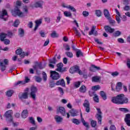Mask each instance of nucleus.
Listing matches in <instances>:
<instances>
[{
	"mask_svg": "<svg viewBox=\"0 0 130 130\" xmlns=\"http://www.w3.org/2000/svg\"><path fill=\"white\" fill-rule=\"evenodd\" d=\"M13 111L8 110L4 114L5 117H6V120L8 121H13Z\"/></svg>",
	"mask_w": 130,
	"mask_h": 130,
	"instance_id": "39448f33",
	"label": "nucleus"
},
{
	"mask_svg": "<svg viewBox=\"0 0 130 130\" xmlns=\"http://www.w3.org/2000/svg\"><path fill=\"white\" fill-rule=\"evenodd\" d=\"M100 77L99 76H94L92 78V82H94V83H98V82H100Z\"/></svg>",
	"mask_w": 130,
	"mask_h": 130,
	"instance_id": "c85d7f7f",
	"label": "nucleus"
},
{
	"mask_svg": "<svg viewBox=\"0 0 130 130\" xmlns=\"http://www.w3.org/2000/svg\"><path fill=\"white\" fill-rule=\"evenodd\" d=\"M7 36H8V34L4 32L0 34V40L2 42L4 41V40H5V38H7Z\"/></svg>",
	"mask_w": 130,
	"mask_h": 130,
	"instance_id": "c756f323",
	"label": "nucleus"
},
{
	"mask_svg": "<svg viewBox=\"0 0 130 130\" xmlns=\"http://www.w3.org/2000/svg\"><path fill=\"white\" fill-rule=\"evenodd\" d=\"M130 120V114H126L125 115L124 120Z\"/></svg>",
	"mask_w": 130,
	"mask_h": 130,
	"instance_id": "0e129e2a",
	"label": "nucleus"
},
{
	"mask_svg": "<svg viewBox=\"0 0 130 130\" xmlns=\"http://www.w3.org/2000/svg\"><path fill=\"white\" fill-rule=\"evenodd\" d=\"M118 75H119V73H118V72L117 71H115L111 73V75L112 76V77H117Z\"/></svg>",
	"mask_w": 130,
	"mask_h": 130,
	"instance_id": "864d4df0",
	"label": "nucleus"
},
{
	"mask_svg": "<svg viewBox=\"0 0 130 130\" xmlns=\"http://www.w3.org/2000/svg\"><path fill=\"white\" fill-rule=\"evenodd\" d=\"M21 116L22 118H26L28 116V110H24L21 113Z\"/></svg>",
	"mask_w": 130,
	"mask_h": 130,
	"instance_id": "a878e982",
	"label": "nucleus"
},
{
	"mask_svg": "<svg viewBox=\"0 0 130 130\" xmlns=\"http://www.w3.org/2000/svg\"><path fill=\"white\" fill-rule=\"evenodd\" d=\"M79 66L75 65L70 69L69 72L71 74H75V73H78L79 71Z\"/></svg>",
	"mask_w": 130,
	"mask_h": 130,
	"instance_id": "4468645a",
	"label": "nucleus"
},
{
	"mask_svg": "<svg viewBox=\"0 0 130 130\" xmlns=\"http://www.w3.org/2000/svg\"><path fill=\"white\" fill-rule=\"evenodd\" d=\"M54 118L57 123H60L63 120V118L58 115L55 116Z\"/></svg>",
	"mask_w": 130,
	"mask_h": 130,
	"instance_id": "4be33fe9",
	"label": "nucleus"
},
{
	"mask_svg": "<svg viewBox=\"0 0 130 130\" xmlns=\"http://www.w3.org/2000/svg\"><path fill=\"white\" fill-rule=\"evenodd\" d=\"M45 66H42V62H38V61H35L34 62V65L33 66V68L35 70H37L39 68V69H40V70H43V69H44L45 68Z\"/></svg>",
	"mask_w": 130,
	"mask_h": 130,
	"instance_id": "0eeeda50",
	"label": "nucleus"
},
{
	"mask_svg": "<svg viewBox=\"0 0 130 130\" xmlns=\"http://www.w3.org/2000/svg\"><path fill=\"white\" fill-rule=\"evenodd\" d=\"M76 56L77 57H80V56H84L83 52L80 49L76 50Z\"/></svg>",
	"mask_w": 130,
	"mask_h": 130,
	"instance_id": "7c9ffc66",
	"label": "nucleus"
},
{
	"mask_svg": "<svg viewBox=\"0 0 130 130\" xmlns=\"http://www.w3.org/2000/svg\"><path fill=\"white\" fill-rule=\"evenodd\" d=\"M80 116L81 118V122H82L83 125H84V126L87 128L86 130H88L89 127V124L86 122V121H85V119L83 118V114H82V113H80Z\"/></svg>",
	"mask_w": 130,
	"mask_h": 130,
	"instance_id": "f3484780",
	"label": "nucleus"
},
{
	"mask_svg": "<svg viewBox=\"0 0 130 130\" xmlns=\"http://www.w3.org/2000/svg\"><path fill=\"white\" fill-rule=\"evenodd\" d=\"M64 15L66 17H72V13L69 11H64Z\"/></svg>",
	"mask_w": 130,
	"mask_h": 130,
	"instance_id": "603ef678",
	"label": "nucleus"
},
{
	"mask_svg": "<svg viewBox=\"0 0 130 130\" xmlns=\"http://www.w3.org/2000/svg\"><path fill=\"white\" fill-rule=\"evenodd\" d=\"M124 121L128 126H130V120H124Z\"/></svg>",
	"mask_w": 130,
	"mask_h": 130,
	"instance_id": "338daca9",
	"label": "nucleus"
},
{
	"mask_svg": "<svg viewBox=\"0 0 130 130\" xmlns=\"http://www.w3.org/2000/svg\"><path fill=\"white\" fill-rule=\"evenodd\" d=\"M57 113H61V114L64 116L66 115V109L62 107H59V108L57 109Z\"/></svg>",
	"mask_w": 130,
	"mask_h": 130,
	"instance_id": "dca6fc26",
	"label": "nucleus"
},
{
	"mask_svg": "<svg viewBox=\"0 0 130 130\" xmlns=\"http://www.w3.org/2000/svg\"><path fill=\"white\" fill-rule=\"evenodd\" d=\"M90 124L92 127H95L96 125H97V121L94 120H92L90 122Z\"/></svg>",
	"mask_w": 130,
	"mask_h": 130,
	"instance_id": "a19ab883",
	"label": "nucleus"
},
{
	"mask_svg": "<svg viewBox=\"0 0 130 130\" xmlns=\"http://www.w3.org/2000/svg\"><path fill=\"white\" fill-rule=\"evenodd\" d=\"M74 88H76V89L79 88L80 86H81V82L80 81H77L73 83Z\"/></svg>",
	"mask_w": 130,
	"mask_h": 130,
	"instance_id": "c9c22d12",
	"label": "nucleus"
},
{
	"mask_svg": "<svg viewBox=\"0 0 130 130\" xmlns=\"http://www.w3.org/2000/svg\"><path fill=\"white\" fill-rule=\"evenodd\" d=\"M107 20H108L109 24L111 25V26H115V20H113L112 18H111V17H110L109 18H108Z\"/></svg>",
	"mask_w": 130,
	"mask_h": 130,
	"instance_id": "bb28decb",
	"label": "nucleus"
},
{
	"mask_svg": "<svg viewBox=\"0 0 130 130\" xmlns=\"http://www.w3.org/2000/svg\"><path fill=\"white\" fill-rule=\"evenodd\" d=\"M14 94V91L13 90H9L7 92L6 95L8 97H11Z\"/></svg>",
	"mask_w": 130,
	"mask_h": 130,
	"instance_id": "3c124183",
	"label": "nucleus"
},
{
	"mask_svg": "<svg viewBox=\"0 0 130 130\" xmlns=\"http://www.w3.org/2000/svg\"><path fill=\"white\" fill-rule=\"evenodd\" d=\"M104 15L107 19H109V18L111 17L110 16V14H109V11L108 10L105 9L104 10Z\"/></svg>",
	"mask_w": 130,
	"mask_h": 130,
	"instance_id": "5701e85b",
	"label": "nucleus"
},
{
	"mask_svg": "<svg viewBox=\"0 0 130 130\" xmlns=\"http://www.w3.org/2000/svg\"><path fill=\"white\" fill-rule=\"evenodd\" d=\"M58 36V34L56 33V31L55 30L53 31L52 32L51 34V37L52 38H57Z\"/></svg>",
	"mask_w": 130,
	"mask_h": 130,
	"instance_id": "72a5a7b5",
	"label": "nucleus"
},
{
	"mask_svg": "<svg viewBox=\"0 0 130 130\" xmlns=\"http://www.w3.org/2000/svg\"><path fill=\"white\" fill-rule=\"evenodd\" d=\"M42 76L44 82H46V81H47V75L46 74V73H45V72H43Z\"/></svg>",
	"mask_w": 130,
	"mask_h": 130,
	"instance_id": "79ce46f5",
	"label": "nucleus"
},
{
	"mask_svg": "<svg viewBox=\"0 0 130 130\" xmlns=\"http://www.w3.org/2000/svg\"><path fill=\"white\" fill-rule=\"evenodd\" d=\"M73 29L75 31V34H76L77 36L78 37H81V34L79 32V30H78V29H77V27L74 26L73 27Z\"/></svg>",
	"mask_w": 130,
	"mask_h": 130,
	"instance_id": "4c0bfd02",
	"label": "nucleus"
},
{
	"mask_svg": "<svg viewBox=\"0 0 130 130\" xmlns=\"http://www.w3.org/2000/svg\"><path fill=\"white\" fill-rule=\"evenodd\" d=\"M60 19H61V16H60V12H58V15L55 20L56 23H59L60 22Z\"/></svg>",
	"mask_w": 130,
	"mask_h": 130,
	"instance_id": "49530a36",
	"label": "nucleus"
},
{
	"mask_svg": "<svg viewBox=\"0 0 130 130\" xmlns=\"http://www.w3.org/2000/svg\"><path fill=\"white\" fill-rule=\"evenodd\" d=\"M38 89L36 86H33V100H36V92Z\"/></svg>",
	"mask_w": 130,
	"mask_h": 130,
	"instance_id": "b1692460",
	"label": "nucleus"
},
{
	"mask_svg": "<svg viewBox=\"0 0 130 130\" xmlns=\"http://www.w3.org/2000/svg\"><path fill=\"white\" fill-rule=\"evenodd\" d=\"M120 18H121V17L116 16V21H117L118 24H120V22H121Z\"/></svg>",
	"mask_w": 130,
	"mask_h": 130,
	"instance_id": "6e6d98bb",
	"label": "nucleus"
},
{
	"mask_svg": "<svg viewBox=\"0 0 130 130\" xmlns=\"http://www.w3.org/2000/svg\"><path fill=\"white\" fill-rule=\"evenodd\" d=\"M100 95L103 100H106V99H107V95H106V93L105 92H104V91H101Z\"/></svg>",
	"mask_w": 130,
	"mask_h": 130,
	"instance_id": "cd10ccee",
	"label": "nucleus"
},
{
	"mask_svg": "<svg viewBox=\"0 0 130 130\" xmlns=\"http://www.w3.org/2000/svg\"><path fill=\"white\" fill-rule=\"evenodd\" d=\"M58 90L60 92L61 95H63V93H64L63 92V89L61 87H58Z\"/></svg>",
	"mask_w": 130,
	"mask_h": 130,
	"instance_id": "680f3d73",
	"label": "nucleus"
},
{
	"mask_svg": "<svg viewBox=\"0 0 130 130\" xmlns=\"http://www.w3.org/2000/svg\"><path fill=\"white\" fill-rule=\"evenodd\" d=\"M123 10L126 11H130V6L128 5L125 6L123 8Z\"/></svg>",
	"mask_w": 130,
	"mask_h": 130,
	"instance_id": "052dcab7",
	"label": "nucleus"
},
{
	"mask_svg": "<svg viewBox=\"0 0 130 130\" xmlns=\"http://www.w3.org/2000/svg\"><path fill=\"white\" fill-rule=\"evenodd\" d=\"M117 41L119 43H124V40L122 38H118Z\"/></svg>",
	"mask_w": 130,
	"mask_h": 130,
	"instance_id": "e2e57ef3",
	"label": "nucleus"
},
{
	"mask_svg": "<svg viewBox=\"0 0 130 130\" xmlns=\"http://www.w3.org/2000/svg\"><path fill=\"white\" fill-rule=\"evenodd\" d=\"M121 89H122V83L119 82L117 83V86H116V91H117V92H119Z\"/></svg>",
	"mask_w": 130,
	"mask_h": 130,
	"instance_id": "412c9836",
	"label": "nucleus"
},
{
	"mask_svg": "<svg viewBox=\"0 0 130 130\" xmlns=\"http://www.w3.org/2000/svg\"><path fill=\"white\" fill-rule=\"evenodd\" d=\"M18 34L21 37H23V36H24V29L22 28H19L18 29Z\"/></svg>",
	"mask_w": 130,
	"mask_h": 130,
	"instance_id": "58836bf2",
	"label": "nucleus"
},
{
	"mask_svg": "<svg viewBox=\"0 0 130 130\" xmlns=\"http://www.w3.org/2000/svg\"><path fill=\"white\" fill-rule=\"evenodd\" d=\"M83 107L85 108V111L87 113L90 112V102L87 100H85L83 103Z\"/></svg>",
	"mask_w": 130,
	"mask_h": 130,
	"instance_id": "9b49d317",
	"label": "nucleus"
},
{
	"mask_svg": "<svg viewBox=\"0 0 130 130\" xmlns=\"http://www.w3.org/2000/svg\"><path fill=\"white\" fill-rule=\"evenodd\" d=\"M113 35L114 37H118V36H120L121 35V31L117 30L113 34Z\"/></svg>",
	"mask_w": 130,
	"mask_h": 130,
	"instance_id": "f704fd0d",
	"label": "nucleus"
},
{
	"mask_svg": "<svg viewBox=\"0 0 130 130\" xmlns=\"http://www.w3.org/2000/svg\"><path fill=\"white\" fill-rule=\"evenodd\" d=\"M44 3L43 1H38L34 4V7L36 8L43 9Z\"/></svg>",
	"mask_w": 130,
	"mask_h": 130,
	"instance_id": "ddd939ff",
	"label": "nucleus"
},
{
	"mask_svg": "<svg viewBox=\"0 0 130 130\" xmlns=\"http://www.w3.org/2000/svg\"><path fill=\"white\" fill-rule=\"evenodd\" d=\"M9 16L8 15V12L5 9H3L2 11L0 12V19H3L4 21H7Z\"/></svg>",
	"mask_w": 130,
	"mask_h": 130,
	"instance_id": "423d86ee",
	"label": "nucleus"
},
{
	"mask_svg": "<svg viewBox=\"0 0 130 130\" xmlns=\"http://www.w3.org/2000/svg\"><path fill=\"white\" fill-rule=\"evenodd\" d=\"M95 14L97 17H102V12L100 10H98L95 11Z\"/></svg>",
	"mask_w": 130,
	"mask_h": 130,
	"instance_id": "ea45409f",
	"label": "nucleus"
},
{
	"mask_svg": "<svg viewBox=\"0 0 130 130\" xmlns=\"http://www.w3.org/2000/svg\"><path fill=\"white\" fill-rule=\"evenodd\" d=\"M23 51H22V49L21 48H19L18 49H17L15 52H16V54L17 55H20V54H21V52H22Z\"/></svg>",
	"mask_w": 130,
	"mask_h": 130,
	"instance_id": "4d7b16f0",
	"label": "nucleus"
},
{
	"mask_svg": "<svg viewBox=\"0 0 130 130\" xmlns=\"http://www.w3.org/2000/svg\"><path fill=\"white\" fill-rule=\"evenodd\" d=\"M82 15L84 17H87L89 16V12L88 11H83L82 12Z\"/></svg>",
	"mask_w": 130,
	"mask_h": 130,
	"instance_id": "bf43d9fd",
	"label": "nucleus"
},
{
	"mask_svg": "<svg viewBox=\"0 0 130 130\" xmlns=\"http://www.w3.org/2000/svg\"><path fill=\"white\" fill-rule=\"evenodd\" d=\"M63 67V64L62 62L57 64V69H56V71L59 72V73H60L61 74H63L64 72H67V67L62 68Z\"/></svg>",
	"mask_w": 130,
	"mask_h": 130,
	"instance_id": "20e7f679",
	"label": "nucleus"
},
{
	"mask_svg": "<svg viewBox=\"0 0 130 130\" xmlns=\"http://www.w3.org/2000/svg\"><path fill=\"white\" fill-rule=\"evenodd\" d=\"M7 66H9V60L8 59H0V70L2 72L6 71Z\"/></svg>",
	"mask_w": 130,
	"mask_h": 130,
	"instance_id": "7ed1b4c3",
	"label": "nucleus"
},
{
	"mask_svg": "<svg viewBox=\"0 0 130 130\" xmlns=\"http://www.w3.org/2000/svg\"><path fill=\"white\" fill-rule=\"evenodd\" d=\"M12 14L14 17H16V16H18L19 17H23L24 16L23 12H21L20 9L18 8H16L15 9L12 10Z\"/></svg>",
	"mask_w": 130,
	"mask_h": 130,
	"instance_id": "6e6552de",
	"label": "nucleus"
},
{
	"mask_svg": "<svg viewBox=\"0 0 130 130\" xmlns=\"http://www.w3.org/2000/svg\"><path fill=\"white\" fill-rule=\"evenodd\" d=\"M19 24H20V21H19V20L17 19L16 20H15V21L14 23L13 26L14 27H18V25H19Z\"/></svg>",
	"mask_w": 130,
	"mask_h": 130,
	"instance_id": "5fc2aeb1",
	"label": "nucleus"
},
{
	"mask_svg": "<svg viewBox=\"0 0 130 130\" xmlns=\"http://www.w3.org/2000/svg\"><path fill=\"white\" fill-rule=\"evenodd\" d=\"M95 30H96V26H93L91 31L89 32V35H93V34L94 36H96L98 32H97L96 30L95 31Z\"/></svg>",
	"mask_w": 130,
	"mask_h": 130,
	"instance_id": "aec40b11",
	"label": "nucleus"
},
{
	"mask_svg": "<svg viewBox=\"0 0 130 130\" xmlns=\"http://www.w3.org/2000/svg\"><path fill=\"white\" fill-rule=\"evenodd\" d=\"M35 81L37 82V83H41V81H42V78H41L39 76H35Z\"/></svg>",
	"mask_w": 130,
	"mask_h": 130,
	"instance_id": "37998d69",
	"label": "nucleus"
},
{
	"mask_svg": "<svg viewBox=\"0 0 130 130\" xmlns=\"http://www.w3.org/2000/svg\"><path fill=\"white\" fill-rule=\"evenodd\" d=\"M93 101L94 102H96V103H99V98L98 97V95L95 94H94V96H93Z\"/></svg>",
	"mask_w": 130,
	"mask_h": 130,
	"instance_id": "c03bdc74",
	"label": "nucleus"
},
{
	"mask_svg": "<svg viewBox=\"0 0 130 130\" xmlns=\"http://www.w3.org/2000/svg\"><path fill=\"white\" fill-rule=\"evenodd\" d=\"M56 85L57 86H62V87H66V82L63 79H61L60 80L57 81L56 82Z\"/></svg>",
	"mask_w": 130,
	"mask_h": 130,
	"instance_id": "6ab92c4d",
	"label": "nucleus"
},
{
	"mask_svg": "<svg viewBox=\"0 0 130 130\" xmlns=\"http://www.w3.org/2000/svg\"><path fill=\"white\" fill-rule=\"evenodd\" d=\"M68 10H70L72 12H73V13H76L77 12V10L75 7L71 6V5H68Z\"/></svg>",
	"mask_w": 130,
	"mask_h": 130,
	"instance_id": "e433bc0d",
	"label": "nucleus"
},
{
	"mask_svg": "<svg viewBox=\"0 0 130 130\" xmlns=\"http://www.w3.org/2000/svg\"><path fill=\"white\" fill-rule=\"evenodd\" d=\"M35 23L36 24V25L34 29V30L36 31V30L38 29V27H39V26H40V25L42 24V19H38L35 21Z\"/></svg>",
	"mask_w": 130,
	"mask_h": 130,
	"instance_id": "2eb2a0df",
	"label": "nucleus"
},
{
	"mask_svg": "<svg viewBox=\"0 0 130 130\" xmlns=\"http://www.w3.org/2000/svg\"><path fill=\"white\" fill-rule=\"evenodd\" d=\"M49 84L50 88H53V87L56 85V83H54V80L50 81Z\"/></svg>",
	"mask_w": 130,
	"mask_h": 130,
	"instance_id": "8fccbe9b",
	"label": "nucleus"
},
{
	"mask_svg": "<svg viewBox=\"0 0 130 130\" xmlns=\"http://www.w3.org/2000/svg\"><path fill=\"white\" fill-rule=\"evenodd\" d=\"M72 121L73 123H74V124H76V125H79V124L81 123V122H80V120H79V119L76 118L72 119Z\"/></svg>",
	"mask_w": 130,
	"mask_h": 130,
	"instance_id": "2f4dec72",
	"label": "nucleus"
},
{
	"mask_svg": "<svg viewBox=\"0 0 130 130\" xmlns=\"http://www.w3.org/2000/svg\"><path fill=\"white\" fill-rule=\"evenodd\" d=\"M100 89V85H95L92 87V90H94V91H98Z\"/></svg>",
	"mask_w": 130,
	"mask_h": 130,
	"instance_id": "a18cd8bd",
	"label": "nucleus"
},
{
	"mask_svg": "<svg viewBox=\"0 0 130 130\" xmlns=\"http://www.w3.org/2000/svg\"><path fill=\"white\" fill-rule=\"evenodd\" d=\"M50 77L52 78V80H58L59 78H60V75H59V73L56 72L55 71H51L50 72Z\"/></svg>",
	"mask_w": 130,
	"mask_h": 130,
	"instance_id": "1a4fd4ad",
	"label": "nucleus"
},
{
	"mask_svg": "<svg viewBox=\"0 0 130 130\" xmlns=\"http://www.w3.org/2000/svg\"><path fill=\"white\" fill-rule=\"evenodd\" d=\"M69 112L71 116H77L78 115V111L75 110L74 109L71 110Z\"/></svg>",
	"mask_w": 130,
	"mask_h": 130,
	"instance_id": "393cba45",
	"label": "nucleus"
},
{
	"mask_svg": "<svg viewBox=\"0 0 130 130\" xmlns=\"http://www.w3.org/2000/svg\"><path fill=\"white\" fill-rule=\"evenodd\" d=\"M26 91L27 92H24L23 93H20L19 94V98L20 99H27L28 98V93L30 94L31 98H33V87H31L30 89L26 88Z\"/></svg>",
	"mask_w": 130,
	"mask_h": 130,
	"instance_id": "f03ea898",
	"label": "nucleus"
},
{
	"mask_svg": "<svg viewBox=\"0 0 130 130\" xmlns=\"http://www.w3.org/2000/svg\"><path fill=\"white\" fill-rule=\"evenodd\" d=\"M30 82V79L28 78V77H25V81H18L15 84V86H18V85H20V84H22V85H24V84H26V83H29Z\"/></svg>",
	"mask_w": 130,
	"mask_h": 130,
	"instance_id": "a211bd4d",
	"label": "nucleus"
},
{
	"mask_svg": "<svg viewBox=\"0 0 130 130\" xmlns=\"http://www.w3.org/2000/svg\"><path fill=\"white\" fill-rule=\"evenodd\" d=\"M96 110L98 111L97 118L98 119V123L101 124L102 122V112H101V109L100 108H96Z\"/></svg>",
	"mask_w": 130,
	"mask_h": 130,
	"instance_id": "9d476101",
	"label": "nucleus"
},
{
	"mask_svg": "<svg viewBox=\"0 0 130 130\" xmlns=\"http://www.w3.org/2000/svg\"><path fill=\"white\" fill-rule=\"evenodd\" d=\"M50 63H53L55 64V63H56V58L55 57H54L52 59L49 60Z\"/></svg>",
	"mask_w": 130,
	"mask_h": 130,
	"instance_id": "de8ad7c7",
	"label": "nucleus"
},
{
	"mask_svg": "<svg viewBox=\"0 0 130 130\" xmlns=\"http://www.w3.org/2000/svg\"><path fill=\"white\" fill-rule=\"evenodd\" d=\"M109 130H116V127L114 125H111L110 126Z\"/></svg>",
	"mask_w": 130,
	"mask_h": 130,
	"instance_id": "69168bd1",
	"label": "nucleus"
},
{
	"mask_svg": "<svg viewBox=\"0 0 130 130\" xmlns=\"http://www.w3.org/2000/svg\"><path fill=\"white\" fill-rule=\"evenodd\" d=\"M111 102L115 104H126V103H128V99L125 98L124 94L121 93L112 98Z\"/></svg>",
	"mask_w": 130,
	"mask_h": 130,
	"instance_id": "f257e3e1",
	"label": "nucleus"
},
{
	"mask_svg": "<svg viewBox=\"0 0 130 130\" xmlns=\"http://www.w3.org/2000/svg\"><path fill=\"white\" fill-rule=\"evenodd\" d=\"M104 28L106 32H107V33H110V34H112V33H114V31H115V29L114 28H112L111 26L109 25H105Z\"/></svg>",
	"mask_w": 130,
	"mask_h": 130,
	"instance_id": "f8f14e48",
	"label": "nucleus"
},
{
	"mask_svg": "<svg viewBox=\"0 0 130 130\" xmlns=\"http://www.w3.org/2000/svg\"><path fill=\"white\" fill-rule=\"evenodd\" d=\"M86 91H87L86 86L84 85H82L79 88V91H80L81 93H86Z\"/></svg>",
	"mask_w": 130,
	"mask_h": 130,
	"instance_id": "473e14b6",
	"label": "nucleus"
},
{
	"mask_svg": "<svg viewBox=\"0 0 130 130\" xmlns=\"http://www.w3.org/2000/svg\"><path fill=\"white\" fill-rule=\"evenodd\" d=\"M127 67L130 69V59H127Z\"/></svg>",
	"mask_w": 130,
	"mask_h": 130,
	"instance_id": "774afa93",
	"label": "nucleus"
},
{
	"mask_svg": "<svg viewBox=\"0 0 130 130\" xmlns=\"http://www.w3.org/2000/svg\"><path fill=\"white\" fill-rule=\"evenodd\" d=\"M38 126L35 123V120H33V130H37Z\"/></svg>",
	"mask_w": 130,
	"mask_h": 130,
	"instance_id": "13d9d810",
	"label": "nucleus"
},
{
	"mask_svg": "<svg viewBox=\"0 0 130 130\" xmlns=\"http://www.w3.org/2000/svg\"><path fill=\"white\" fill-rule=\"evenodd\" d=\"M65 54L68 56V57L72 58L74 56V54H73V53L72 52H66L65 53Z\"/></svg>",
	"mask_w": 130,
	"mask_h": 130,
	"instance_id": "09e8293b",
	"label": "nucleus"
}]
</instances>
